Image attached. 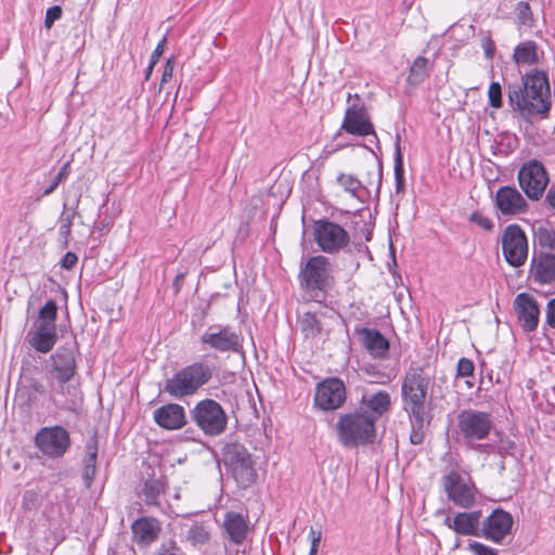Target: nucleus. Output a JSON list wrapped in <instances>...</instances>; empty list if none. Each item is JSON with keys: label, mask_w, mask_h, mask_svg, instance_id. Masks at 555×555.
I'll return each instance as SVG.
<instances>
[{"label": "nucleus", "mask_w": 555, "mask_h": 555, "mask_svg": "<svg viewBox=\"0 0 555 555\" xmlns=\"http://www.w3.org/2000/svg\"><path fill=\"white\" fill-rule=\"evenodd\" d=\"M442 487L454 505L468 509L476 503L477 489L459 470L452 469L442 477Z\"/></svg>", "instance_id": "obj_11"}, {"label": "nucleus", "mask_w": 555, "mask_h": 555, "mask_svg": "<svg viewBox=\"0 0 555 555\" xmlns=\"http://www.w3.org/2000/svg\"><path fill=\"white\" fill-rule=\"evenodd\" d=\"M395 179L396 191L400 193L403 191L404 185V170H403V156L400 149V139L397 137L395 146Z\"/></svg>", "instance_id": "obj_36"}, {"label": "nucleus", "mask_w": 555, "mask_h": 555, "mask_svg": "<svg viewBox=\"0 0 555 555\" xmlns=\"http://www.w3.org/2000/svg\"><path fill=\"white\" fill-rule=\"evenodd\" d=\"M337 434L339 442L347 448L366 446L375 439V423L365 411L357 409L339 417Z\"/></svg>", "instance_id": "obj_4"}, {"label": "nucleus", "mask_w": 555, "mask_h": 555, "mask_svg": "<svg viewBox=\"0 0 555 555\" xmlns=\"http://www.w3.org/2000/svg\"><path fill=\"white\" fill-rule=\"evenodd\" d=\"M489 103L494 108L502 106V91L499 82H491L488 90Z\"/></svg>", "instance_id": "obj_42"}, {"label": "nucleus", "mask_w": 555, "mask_h": 555, "mask_svg": "<svg viewBox=\"0 0 555 555\" xmlns=\"http://www.w3.org/2000/svg\"><path fill=\"white\" fill-rule=\"evenodd\" d=\"M63 10L60 5H53L49 8L46 12L44 18V27L50 29L55 21H59L62 17Z\"/></svg>", "instance_id": "obj_46"}, {"label": "nucleus", "mask_w": 555, "mask_h": 555, "mask_svg": "<svg viewBox=\"0 0 555 555\" xmlns=\"http://www.w3.org/2000/svg\"><path fill=\"white\" fill-rule=\"evenodd\" d=\"M522 87L508 91L513 109L530 124L535 117L546 118L552 105L547 75L541 70H532L522 78Z\"/></svg>", "instance_id": "obj_2"}, {"label": "nucleus", "mask_w": 555, "mask_h": 555, "mask_svg": "<svg viewBox=\"0 0 555 555\" xmlns=\"http://www.w3.org/2000/svg\"><path fill=\"white\" fill-rule=\"evenodd\" d=\"M530 274L534 281L548 284L555 280V254L540 251L531 260Z\"/></svg>", "instance_id": "obj_25"}, {"label": "nucleus", "mask_w": 555, "mask_h": 555, "mask_svg": "<svg viewBox=\"0 0 555 555\" xmlns=\"http://www.w3.org/2000/svg\"><path fill=\"white\" fill-rule=\"evenodd\" d=\"M513 522L508 512L495 508L481 522L480 537L499 544L509 534Z\"/></svg>", "instance_id": "obj_16"}, {"label": "nucleus", "mask_w": 555, "mask_h": 555, "mask_svg": "<svg viewBox=\"0 0 555 555\" xmlns=\"http://www.w3.org/2000/svg\"><path fill=\"white\" fill-rule=\"evenodd\" d=\"M56 328L38 326L30 338V345L41 353L49 352L56 343Z\"/></svg>", "instance_id": "obj_30"}, {"label": "nucleus", "mask_w": 555, "mask_h": 555, "mask_svg": "<svg viewBox=\"0 0 555 555\" xmlns=\"http://www.w3.org/2000/svg\"><path fill=\"white\" fill-rule=\"evenodd\" d=\"M318 553V548L314 546L310 547L309 555H315Z\"/></svg>", "instance_id": "obj_55"}, {"label": "nucleus", "mask_w": 555, "mask_h": 555, "mask_svg": "<svg viewBox=\"0 0 555 555\" xmlns=\"http://www.w3.org/2000/svg\"><path fill=\"white\" fill-rule=\"evenodd\" d=\"M341 129L358 137L375 135L373 124L370 121L365 107L359 104H352L346 109Z\"/></svg>", "instance_id": "obj_18"}, {"label": "nucleus", "mask_w": 555, "mask_h": 555, "mask_svg": "<svg viewBox=\"0 0 555 555\" xmlns=\"http://www.w3.org/2000/svg\"><path fill=\"white\" fill-rule=\"evenodd\" d=\"M516 14L519 23L525 26H531L532 12L528 2L520 1L516 5Z\"/></svg>", "instance_id": "obj_41"}, {"label": "nucleus", "mask_w": 555, "mask_h": 555, "mask_svg": "<svg viewBox=\"0 0 555 555\" xmlns=\"http://www.w3.org/2000/svg\"><path fill=\"white\" fill-rule=\"evenodd\" d=\"M196 426L207 436L221 435L228 425V416L219 402L214 399L199 400L191 410Z\"/></svg>", "instance_id": "obj_7"}, {"label": "nucleus", "mask_w": 555, "mask_h": 555, "mask_svg": "<svg viewBox=\"0 0 555 555\" xmlns=\"http://www.w3.org/2000/svg\"><path fill=\"white\" fill-rule=\"evenodd\" d=\"M502 250L505 260L512 267L522 266L528 257V241L522 229L517 224H509L502 235Z\"/></svg>", "instance_id": "obj_12"}, {"label": "nucleus", "mask_w": 555, "mask_h": 555, "mask_svg": "<svg viewBox=\"0 0 555 555\" xmlns=\"http://www.w3.org/2000/svg\"><path fill=\"white\" fill-rule=\"evenodd\" d=\"M513 60L517 65H533L538 63V44L532 40L520 42L516 46Z\"/></svg>", "instance_id": "obj_31"}, {"label": "nucleus", "mask_w": 555, "mask_h": 555, "mask_svg": "<svg viewBox=\"0 0 555 555\" xmlns=\"http://www.w3.org/2000/svg\"><path fill=\"white\" fill-rule=\"evenodd\" d=\"M299 326L306 337H315L321 332V325L317 315L311 312H306L299 319Z\"/></svg>", "instance_id": "obj_35"}, {"label": "nucleus", "mask_w": 555, "mask_h": 555, "mask_svg": "<svg viewBox=\"0 0 555 555\" xmlns=\"http://www.w3.org/2000/svg\"><path fill=\"white\" fill-rule=\"evenodd\" d=\"M37 448L48 457H62L69 448V433L62 426L41 428L35 437Z\"/></svg>", "instance_id": "obj_13"}, {"label": "nucleus", "mask_w": 555, "mask_h": 555, "mask_svg": "<svg viewBox=\"0 0 555 555\" xmlns=\"http://www.w3.org/2000/svg\"><path fill=\"white\" fill-rule=\"evenodd\" d=\"M52 373L54 374L57 386L54 388L57 393L65 392V384L72 379L76 373V360L74 351L70 348H57L51 356Z\"/></svg>", "instance_id": "obj_17"}, {"label": "nucleus", "mask_w": 555, "mask_h": 555, "mask_svg": "<svg viewBox=\"0 0 555 555\" xmlns=\"http://www.w3.org/2000/svg\"><path fill=\"white\" fill-rule=\"evenodd\" d=\"M155 65H152V63L150 62V65L149 67L146 68V72H145V79L149 80L151 75H152V72H153V68H154Z\"/></svg>", "instance_id": "obj_54"}, {"label": "nucleus", "mask_w": 555, "mask_h": 555, "mask_svg": "<svg viewBox=\"0 0 555 555\" xmlns=\"http://www.w3.org/2000/svg\"><path fill=\"white\" fill-rule=\"evenodd\" d=\"M545 320L552 328H555V298L551 299L546 305Z\"/></svg>", "instance_id": "obj_48"}, {"label": "nucleus", "mask_w": 555, "mask_h": 555, "mask_svg": "<svg viewBox=\"0 0 555 555\" xmlns=\"http://www.w3.org/2000/svg\"><path fill=\"white\" fill-rule=\"evenodd\" d=\"M520 188L531 199H539L548 183V176L539 160H530L522 165L518 172Z\"/></svg>", "instance_id": "obj_14"}, {"label": "nucleus", "mask_w": 555, "mask_h": 555, "mask_svg": "<svg viewBox=\"0 0 555 555\" xmlns=\"http://www.w3.org/2000/svg\"><path fill=\"white\" fill-rule=\"evenodd\" d=\"M214 369L210 364L196 361L178 370L164 385V391L175 399L195 395L212 378Z\"/></svg>", "instance_id": "obj_3"}, {"label": "nucleus", "mask_w": 555, "mask_h": 555, "mask_svg": "<svg viewBox=\"0 0 555 555\" xmlns=\"http://www.w3.org/2000/svg\"><path fill=\"white\" fill-rule=\"evenodd\" d=\"M313 237L323 253L337 254L348 246V232L338 223L328 220H318L313 225Z\"/></svg>", "instance_id": "obj_10"}, {"label": "nucleus", "mask_w": 555, "mask_h": 555, "mask_svg": "<svg viewBox=\"0 0 555 555\" xmlns=\"http://www.w3.org/2000/svg\"><path fill=\"white\" fill-rule=\"evenodd\" d=\"M481 511L462 512L447 517L444 525L461 535L480 537Z\"/></svg>", "instance_id": "obj_20"}, {"label": "nucleus", "mask_w": 555, "mask_h": 555, "mask_svg": "<svg viewBox=\"0 0 555 555\" xmlns=\"http://www.w3.org/2000/svg\"><path fill=\"white\" fill-rule=\"evenodd\" d=\"M165 487L160 480L150 479L144 482L142 495L146 505H153L160 507L158 501L162 493H164Z\"/></svg>", "instance_id": "obj_32"}, {"label": "nucleus", "mask_w": 555, "mask_h": 555, "mask_svg": "<svg viewBox=\"0 0 555 555\" xmlns=\"http://www.w3.org/2000/svg\"><path fill=\"white\" fill-rule=\"evenodd\" d=\"M131 529L138 543L150 544L157 539L160 532V525L155 518L143 517L135 520Z\"/></svg>", "instance_id": "obj_27"}, {"label": "nucleus", "mask_w": 555, "mask_h": 555, "mask_svg": "<svg viewBox=\"0 0 555 555\" xmlns=\"http://www.w3.org/2000/svg\"><path fill=\"white\" fill-rule=\"evenodd\" d=\"M360 402L358 410L365 411L367 416L373 417V422L376 423V421L389 410L391 398L386 390H378L376 392L366 391Z\"/></svg>", "instance_id": "obj_24"}, {"label": "nucleus", "mask_w": 555, "mask_h": 555, "mask_svg": "<svg viewBox=\"0 0 555 555\" xmlns=\"http://www.w3.org/2000/svg\"><path fill=\"white\" fill-rule=\"evenodd\" d=\"M167 43V38L164 37L156 46V48L154 49L152 55H151V60L150 62L152 63V65H155L159 57L162 56V54L164 53V49H165V46Z\"/></svg>", "instance_id": "obj_50"}, {"label": "nucleus", "mask_w": 555, "mask_h": 555, "mask_svg": "<svg viewBox=\"0 0 555 555\" xmlns=\"http://www.w3.org/2000/svg\"><path fill=\"white\" fill-rule=\"evenodd\" d=\"M431 376L421 366L410 367L403 377L401 395L403 410L411 423L410 441L421 444L425 437V426L430 422V408L427 403Z\"/></svg>", "instance_id": "obj_1"}, {"label": "nucleus", "mask_w": 555, "mask_h": 555, "mask_svg": "<svg viewBox=\"0 0 555 555\" xmlns=\"http://www.w3.org/2000/svg\"><path fill=\"white\" fill-rule=\"evenodd\" d=\"M333 264L322 255L309 257L299 271L300 287L313 299L325 293L334 283Z\"/></svg>", "instance_id": "obj_5"}, {"label": "nucleus", "mask_w": 555, "mask_h": 555, "mask_svg": "<svg viewBox=\"0 0 555 555\" xmlns=\"http://www.w3.org/2000/svg\"><path fill=\"white\" fill-rule=\"evenodd\" d=\"M492 427L493 420L489 412L467 409L457 415L459 434L469 443L485 439Z\"/></svg>", "instance_id": "obj_9"}, {"label": "nucleus", "mask_w": 555, "mask_h": 555, "mask_svg": "<svg viewBox=\"0 0 555 555\" xmlns=\"http://www.w3.org/2000/svg\"><path fill=\"white\" fill-rule=\"evenodd\" d=\"M428 77V60L424 56L415 59L411 65L408 76V83L411 86H418Z\"/></svg>", "instance_id": "obj_33"}, {"label": "nucleus", "mask_w": 555, "mask_h": 555, "mask_svg": "<svg viewBox=\"0 0 555 555\" xmlns=\"http://www.w3.org/2000/svg\"><path fill=\"white\" fill-rule=\"evenodd\" d=\"M222 457L235 481L247 488L256 481L257 472L248 450L238 442L227 443L222 449Z\"/></svg>", "instance_id": "obj_6"}, {"label": "nucleus", "mask_w": 555, "mask_h": 555, "mask_svg": "<svg viewBox=\"0 0 555 555\" xmlns=\"http://www.w3.org/2000/svg\"><path fill=\"white\" fill-rule=\"evenodd\" d=\"M539 245L550 250L555 249V230L548 227H540L537 231Z\"/></svg>", "instance_id": "obj_39"}, {"label": "nucleus", "mask_w": 555, "mask_h": 555, "mask_svg": "<svg viewBox=\"0 0 555 555\" xmlns=\"http://www.w3.org/2000/svg\"><path fill=\"white\" fill-rule=\"evenodd\" d=\"M359 334L364 348L374 358H385L389 351V343L384 335L375 328H361Z\"/></svg>", "instance_id": "obj_26"}, {"label": "nucleus", "mask_w": 555, "mask_h": 555, "mask_svg": "<svg viewBox=\"0 0 555 555\" xmlns=\"http://www.w3.org/2000/svg\"><path fill=\"white\" fill-rule=\"evenodd\" d=\"M201 344L206 349L221 353H242L243 338L230 325L212 324L209 325L201 336Z\"/></svg>", "instance_id": "obj_8"}, {"label": "nucleus", "mask_w": 555, "mask_h": 555, "mask_svg": "<svg viewBox=\"0 0 555 555\" xmlns=\"http://www.w3.org/2000/svg\"><path fill=\"white\" fill-rule=\"evenodd\" d=\"M469 221L477 224L478 227L486 231H491L493 229L492 220L480 211H474L469 216Z\"/></svg>", "instance_id": "obj_44"}, {"label": "nucleus", "mask_w": 555, "mask_h": 555, "mask_svg": "<svg viewBox=\"0 0 555 555\" xmlns=\"http://www.w3.org/2000/svg\"><path fill=\"white\" fill-rule=\"evenodd\" d=\"M98 461V438L92 436L88 439L85 446L83 469L82 479L85 486L90 488L96 474Z\"/></svg>", "instance_id": "obj_29"}, {"label": "nucleus", "mask_w": 555, "mask_h": 555, "mask_svg": "<svg viewBox=\"0 0 555 555\" xmlns=\"http://www.w3.org/2000/svg\"><path fill=\"white\" fill-rule=\"evenodd\" d=\"M182 275H177L178 281H181Z\"/></svg>", "instance_id": "obj_57"}, {"label": "nucleus", "mask_w": 555, "mask_h": 555, "mask_svg": "<svg viewBox=\"0 0 555 555\" xmlns=\"http://www.w3.org/2000/svg\"><path fill=\"white\" fill-rule=\"evenodd\" d=\"M370 180L366 182L365 188L375 186L376 192H379L383 179L382 166L377 165L373 172H370ZM336 182L339 186H341L347 193H349L354 198H361V191L364 188L362 182L352 175L339 173L337 176Z\"/></svg>", "instance_id": "obj_23"}, {"label": "nucleus", "mask_w": 555, "mask_h": 555, "mask_svg": "<svg viewBox=\"0 0 555 555\" xmlns=\"http://www.w3.org/2000/svg\"><path fill=\"white\" fill-rule=\"evenodd\" d=\"M176 61L175 57L171 56L167 59L164 72L160 79V88L164 87L167 82H169L173 77Z\"/></svg>", "instance_id": "obj_47"}, {"label": "nucleus", "mask_w": 555, "mask_h": 555, "mask_svg": "<svg viewBox=\"0 0 555 555\" xmlns=\"http://www.w3.org/2000/svg\"><path fill=\"white\" fill-rule=\"evenodd\" d=\"M210 534L202 525H193L188 531V540L194 545H203L209 541Z\"/></svg>", "instance_id": "obj_38"}, {"label": "nucleus", "mask_w": 555, "mask_h": 555, "mask_svg": "<svg viewBox=\"0 0 555 555\" xmlns=\"http://www.w3.org/2000/svg\"><path fill=\"white\" fill-rule=\"evenodd\" d=\"M175 498L179 499L180 498L179 493H175Z\"/></svg>", "instance_id": "obj_59"}, {"label": "nucleus", "mask_w": 555, "mask_h": 555, "mask_svg": "<svg viewBox=\"0 0 555 555\" xmlns=\"http://www.w3.org/2000/svg\"><path fill=\"white\" fill-rule=\"evenodd\" d=\"M346 401V387L339 378H327L319 383L314 395V404L323 411L339 409Z\"/></svg>", "instance_id": "obj_15"}, {"label": "nucleus", "mask_w": 555, "mask_h": 555, "mask_svg": "<svg viewBox=\"0 0 555 555\" xmlns=\"http://www.w3.org/2000/svg\"><path fill=\"white\" fill-rule=\"evenodd\" d=\"M514 443L512 441L502 442V446L499 448V452L502 453L503 451H507L508 449L513 448Z\"/></svg>", "instance_id": "obj_52"}, {"label": "nucleus", "mask_w": 555, "mask_h": 555, "mask_svg": "<svg viewBox=\"0 0 555 555\" xmlns=\"http://www.w3.org/2000/svg\"><path fill=\"white\" fill-rule=\"evenodd\" d=\"M475 370V365L472 360L467 358H461L457 362L456 375L457 377L472 376Z\"/></svg>", "instance_id": "obj_45"}, {"label": "nucleus", "mask_w": 555, "mask_h": 555, "mask_svg": "<svg viewBox=\"0 0 555 555\" xmlns=\"http://www.w3.org/2000/svg\"><path fill=\"white\" fill-rule=\"evenodd\" d=\"M495 205L505 216L521 214L527 207L526 199L512 186H502L496 191Z\"/></svg>", "instance_id": "obj_22"}, {"label": "nucleus", "mask_w": 555, "mask_h": 555, "mask_svg": "<svg viewBox=\"0 0 555 555\" xmlns=\"http://www.w3.org/2000/svg\"><path fill=\"white\" fill-rule=\"evenodd\" d=\"M547 201L550 203V205L555 208V191L554 192H551L548 193L547 195Z\"/></svg>", "instance_id": "obj_53"}, {"label": "nucleus", "mask_w": 555, "mask_h": 555, "mask_svg": "<svg viewBox=\"0 0 555 555\" xmlns=\"http://www.w3.org/2000/svg\"><path fill=\"white\" fill-rule=\"evenodd\" d=\"M223 528L233 543L241 544L246 538L248 524L242 514L228 512L224 516Z\"/></svg>", "instance_id": "obj_28"}, {"label": "nucleus", "mask_w": 555, "mask_h": 555, "mask_svg": "<svg viewBox=\"0 0 555 555\" xmlns=\"http://www.w3.org/2000/svg\"><path fill=\"white\" fill-rule=\"evenodd\" d=\"M515 312L525 332H532L538 327L540 310L533 296L520 293L514 300Z\"/></svg>", "instance_id": "obj_19"}, {"label": "nucleus", "mask_w": 555, "mask_h": 555, "mask_svg": "<svg viewBox=\"0 0 555 555\" xmlns=\"http://www.w3.org/2000/svg\"><path fill=\"white\" fill-rule=\"evenodd\" d=\"M76 208L68 209L66 205L64 206V210L60 217V234L67 241L73 225V220L76 216Z\"/></svg>", "instance_id": "obj_37"}, {"label": "nucleus", "mask_w": 555, "mask_h": 555, "mask_svg": "<svg viewBox=\"0 0 555 555\" xmlns=\"http://www.w3.org/2000/svg\"><path fill=\"white\" fill-rule=\"evenodd\" d=\"M69 169H70V162H66L62 166V168L60 169L57 175L54 177L52 182L43 190L42 196H48V195L52 194L57 189V186L68 178L69 171H70Z\"/></svg>", "instance_id": "obj_40"}, {"label": "nucleus", "mask_w": 555, "mask_h": 555, "mask_svg": "<svg viewBox=\"0 0 555 555\" xmlns=\"http://www.w3.org/2000/svg\"><path fill=\"white\" fill-rule=\"evenodd\" d=\"M467 550L473 555H498V552L495 548L490 547L483 543L472 541L467 545Z\"/></svg>", "instance_id": "obj_43"}, {"label": "nucleus", "mask_w": 555, "mask_h": 555, "mask_svg": "<svg viewBox=\"0 0 555 555\" xmlns=\"http://www.w3.org/2000/svg\"><path fill=\"white\" fill-rule=\"evenodd\" d=\"M486 53H487V55H488L489 57H491V56H492V51H491L490 47H487V48H486Z\"/></svg>", "instance_id": "obj_56"}, {"label": "nucleus", "mask_w": 555, "mask_h": 555, "mask_svg": "<svg viewBox=\"0 0 555 555\" xmlns=\"http://www.w3.org/2000/svg\"><path fill=\"white\" fill-rule=\"evenodd\" d=\"M57 317V305L55 300L50 299L39 310L38 326H50L56 328L55 321Z\"/></svg>", "instance_id": "obj_34"}, {"label": "nucleus", "mask_w": 555, "mask_h": 555, "mask_svg": "<svg viewBox=\"0 0 555 555\" xmlns=\"http://www.w3.org/2000/svg\"><path fill=\"white\" fill-rule=\"evenodd\" d=\"M309 537L311 539V546H314L319 550L320 541H321V532L315 531L313 528L310 529Z\"/></svg>", "instance_id": "obj_51"}, {"label": "nucleus", "mask_w": 555, "mask_h": 555, "mask_svg": "<svg viewBox=\"0 0 555 555\" xmlns=\"http://www.w3.org/2000/svg\"><path fill=\"white\" fill-rule=\"evenodd\" d=\"M77 261L78 257L76 254L67 251L62 258L61 266L64 269L70 270L76 266Z\"/></svg>", "instance_id": "obj_49"}, {"label": "nucleus", "mask_w": 555, "mask_h": 555, "mask_svg": "<svg viewBox=\"0 0 555 555\" xmlns=\"http://www.w3.org/2000/svg\"><path fill=\"white\" fill-rule=\"evenodd\" d=\"M182 275H177L178 281H181Z\"/></svg>", "instance_id": "obj_58"}, {"label": "nucleus", "mask_w": 555, "mask_h": 555, "mask_svg": "<svg viewBox=\"0 0 555 555\" xmlns=\"http://www.w3.org/2000/svg\"><path fill=\"white\" fill-rule=\"evenodd\" d=\"M155 423L165 429H180L186 424L184 408L178 403H167L157 408L153 413Z\"/></svg>", "instance_id": "obj_21"}]
</instances>
